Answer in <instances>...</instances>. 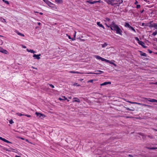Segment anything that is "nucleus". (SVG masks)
Returning <instances> with one entry per match:
<instances>
[{
  "label": "nucleus",
  "instance_id": "1",
  "mask_svg": "<svg viewBox=\"0 0 157 157\" xmlns=\"http://www.w3.org/2000/svg\"><path fill=\"white\" fill-rule=\"evenodd\" d=\"M112 27H113V31H116V33L117 34H119L121 36L122 35V31L118 25Z\"/></svg>",
  "mask_w": 157,
  "mask_h": 157
},
{
  "label": "nucleus",
  "instance_id": "2",
  "mask_svg": "<svg viewBox=\"0 0 157 157\" xmlns=\"http://www.w3.org/2000/svg\"><path fill=\"white\" fill-rule=\"evenodd\" d=\"M45 3L47 4L50 7L53 8H55L54 6H52L53 5L55 6V5L52 3L51 2L48 0H47V1L45 2Z\"/></svg>",
  "mask_w": 157,
  "mask_h": 157
},
{
  "label": "nucleus",
  "instance_id": "3",
  "mask_svg": "<svg viewBox=\"0 0 157 157\" xmlns=\"http://www.w3.org/2000/svg\"><path fill=\"white\" fill-rule=\"evenodd\" d=\"M97 72L96 73L90 72L88 73L90 74H94V75H100L102 73H103L104 72L100 70H98L96 71Z\"/></svg>",
  "mask_w": 157,
  "mask_h": 157
},
{
  "label": "nucleus",
  "instance_id": "4",
  "mask_svg": "<svg viewBox=\"0 0 157 157\" xmlns=\"http://www.w3.org/2000/svg\"><path fill=\"white\" fill-rule=\"evenodd\" d=\"M143 98L145 100V101L146 102L150 101V102H157V100L155 99H151L150 98L148 99L147 98Z\"/></svg>",
  "mask_w": 157,
  "mask_h": 157
},
{
  "label": "nucleus",
  "instance_id": "5",
  "mask_svg": "<svg viewBox=\"0 0 157 157\" xmlns=\"http://www.w3.org/2000/svg\"><path fill=\"white\" fill-rule=\"evenodd\" d=\"M104 1L106 2L108 4L111 5L112 6H114L115 4H117V3L113 4L112 1L110 0H104Z\"/></svg>",
  "mask_w": 157,
  "mask_h": 157
},
{
  "label": "nucleus",
  "instance_id": "6",
  "mask_svg": "<svg viewBox=\"0 0 157 157\" xmlns=\"http://www.w3.org/2000/svg\"><path fill=\"white\" fill-rule=\"evenodd\" d=\"M95 57L97 59L101 60L102 61H105L106 60V59L103 58L98 55L96 56Z\"/></svg>",
  "mask_w": 157,
  "mask_h": 157
},
{
  "label": "nucleus",
  "instance_id": "7",
  "mask_svg": "<svg viewBox=\"0 0 157 157\" xmlns=\"http://www.w3.org/2000/svg\"><path fill=\"white\" fill-rule=\"evenodd\" d=\"M138 43L139 44L141 45L144 48H146L147 47V46H145L144 45L145 44L142 41H140Z\"/></svg>",
  "mask_w": 157,
  "mask_h": 157
},
{
  "label": "nucleus",
  "instance_id": "8",
  "mask_svg": "<svg viewBox=\"0 0 157 157\" xmlns=\"http://www.w3.org/2000/svg\"><path fill=\"white\" fill-rule=\"evenodd\" d=\"M40 54H39V55L34 54L33 56V57H34V59H37L39 60L40 59Z\"/></svg>",
  "mask_w": 157,
  "mask_h": 157
},
{
  "label": "nucleus",
  "instance_id": "9",
  "mask_svg": "<svg viewBox=\"0 0 157 157\" xmlns=\"http://www.w3.org/2000/svg\"><path fill=\"white\" fill-rule=\"evenodd\" d=\"M105 60H106L105 61L106 62L108 63H109L112 64L113 65L115 66H116V65L115 63H113L112 62V61H114V60L110 61V60H108V59H106Z\"/></svg>",
  "mask_w": 157,
  "mask_h": 157
},
{
  "label": "nucleus",
  "instance_id": "10",
  "mask_svg": "<svg viewBox=\"0 0 157 157\" xmlns=\"http://www.w3.org/2000/svg\"><path fill=\"white\" fill-rule=\"evenodd\" d=\"M138 51L140 53V56L145 57L147 56V55L146 54V53L143 52L141 51Z\"/></svg>",
  "mask_w": 157,
  "mask_h": 157
},
{
  "label": "nucleus",
  "instance_id": "11",
  "mask_svg": "<svg viewBox=\"0 0 157 157\" xmlns=\"http://www.w3.org/2000/svg\"><path fill=\"white\" fill-rule=\"evenodd\" d=\"M111 84V82H104V83L101 84V86H105L107 84Z\"/></svg>",
  "mask_w": 157,
  "mask_h": 157
},
{
  "label": "nucleus",
  "instance_id": "12",
  "mask_svg": "<svg viewBox=\"0 0 157 157\" xmlns=\"http://www.w3.org/2000/svg\"><path fill=\"white\" fill-rule=\"evenodd\" d=\"M73 99H75L73 101V102H78V103H80V100L77 98H75V97Z\"/></svg>",
  "mask_w": 157,
  "mask_h": 157
},
{
  "label": "nucleus",
  "instance_id": "13",
  "mask_svg": "<svg viewBox=\"0 0 157 157\" xmlns=\"http://www.w3.org/2000/svg\"><path fill=\"white\" fill-rule=\"evenodd\" d=\"M55 2L57 4H61L63 2V0H55Z\"/></svg>",
  "mask_w": 157,
  "mask_h": 157
},
{
  "label": "nucleus",
  "instance_id": "14",
  "mask_svg": "<svg viewBox=\"0 0 157 157\" xmlns=\"http://www.w3.org/2000/svg\"><path fill=\"white\" fill-rule=\"evenodd\" d=\"M116 2H119V3H117V4H116L117 6H119L120 4L122 3L123 2V1L122 0H117L116 1Z\"/></svg>",
  "mask_w": 157,
  "mask_h": 157
},
{
  "label": "nucleus",
  "instance_id": "15",
  "mask_svg": "<svg viewBox=\"0 0 157 157\" xmlns=\"http://www.w3.org/2000/svg\"><path fill=\"white\" fill-rule=\"evenodd\" d=\"M110 25V26H114L117 25L115 23L114 21H113L111 22V24Z\"/></svg>",
  "mask_w": 157,
  "mask_h": 157
},
{
  "label": "nucleus",
  "instance_id": "16",
  "mask_svg": "<svg viewBox=\"0 0 157 157\" xmlns=\"http://www.w3.org/2000/svg\"><path fill=\"white\" fill-rule=\"evenodd\" d=\"M87 2H88L89 3L92 4H94V3H96V1H94L93 2H92V1H91L90 0H89V1H87Z\"/></svg>",
  "mask_w": 157,
  "mask_h": 157
},
{
  "label": "nucleus",
  "instance_id": "17",
  "mask_svg": "<svg viewBox=\"0 0 157 157\" xmlns=\"http://www.w3.org/2000/svg\"><path fill=\"white\" fill-rule=\"evenodd\" d=\"M124 107L127 110H128V111H133L134 110V109H135L133 108H132L133 109H129L128 108H127V107Z\"/></svg>",
  "mask_w": 157,
  "mask_h": 157
},
{
  "label": "nucleus",
  "instance_id": "18",
  "mask_svg": "<svg viewBox=\"0 0 157 157\" xmlns=\"http://www.w3.org/2000/svg\"><path fill=\"white\" fill-rule=\"evenodd\" d=\"M108 44L106 43L105 42L104 44H101L102 47V48H105L107 46Z\"/></svg>",
  "mask_w": 157,
  "mask_h": 157
},
{
  "label": "nucleus",
  "instance_id": "19",
  "mask_svg": "<svg viewBox=\"0 0 157 157\" xmlns=\"http://www.w3.org/2000/svg\"><path fill=\"white\" fill-rule=\"evenodd\" d=\"M2 53L5 54H7L8 53V52H7V51L6 50L4 49L3 50Z\"/></svg>",
  "mask_w": 157,
  "mask_h": 157
},
{
  "label": "nucleus",
  "instance_id": "20",
  "mask_svg": "<svg viewBox=\"0 0 157 157\" xmlns=\"http://www.w3.org/2000/svg\"><path fill=\"white\" fill-rule=\"evenodd\" d=\"M40 116H39V117L41 118V119H42L43 118H44L45 117L44 115L41 113H40Z\"/></svg>",
  "mask_w": 157,
  "mask_h": 157
},
{
  "label": "nucleus",
  "instance_id": "21",
  "mask_svg": "<svg viewBox=\"0 0 157 157\" xmlns=\"http://www.w3.org/2000/svg\"><path fill=\"white\" fill-rule=\"evenodd\" d=\"M97 25L100 27H101L103 25L101 24L100 22H97Z\"/></svg>",
  "mask_w": 157,
  "mask_h": 157
},
{
  "label": "nucleus",
  "instance_id": "22",
  "mask_svg": "<svg viewBox=\"0 0 157 157\" xmlns=\"http://www.w3.org/2000/svg\"><path fill=\"white\" fill-rule=\"evenodd\" d=\"M153 21H150V23H149V24H150V25L149 26L151 27H151H154V23H153L152 24H151V23Z\"/></svg>",
  "mask_w": 157,
  "mask_h": 157
},
{
  "label": "nucleus",
  "instance_id": "23",
  "mask_svg": "<svg viewBox=\"0 0 157 157\" xmlns=\"http://www.w3.org/2000/svg\"><path fill=\"white\" fill-rule=\"evenodd\" d=\"M76 34V31H75V34L74 35V37L72 38V40L74 41V40H75Z\"/></svg>",
  "mask_w": 157,
  "mask_h": 157
},
{
  "label": "nucleus",
  "instance_id": "24",
  "mask_svg": "<svg viewBox=\"0 0 157 157\" xmlns=\"http://www.w3.org/2000/svg\"><path fill=\"white\" fill-rule=\"evenodd\" d=\"M70 72L71 73H73V74H79L80 73L79 72H78V71H70Z\"/></svg>",
  "mask_w": 157,
  "mask_h": 157
},
{
  "label": "nucleus",
  "instance_id": "25",
  "mask_svg": "<svg viewBox=\"0 0 157 157\" xmlns=\"http://www.w3.org/2000/svg\"><path fill=\"white\" fill-rule=\"evenodd\" d=\"M17 34L19 35H20V36H25V35L24 34H23L19 32H17Z\"/></svg>",
  "mask_w": 157,
  "mask_h": 157
},
{
  "label": "nucleus",
  "instance_id": "26",
  "mask_svg": "<svg viewBox=\"0 0 157 157\" xmlns=\"http://www.w3.org/2000/svg\"><path fill=\"white\" fill-rule=\"evenodd\" d=\"M130 26V25L129 24V23L128 22H125V24L124 25V26L125 27H128Z\"/></svg>",
  "mask_w": 157,
  "mask_h": 157
},
{
  "label": "nucleus",
  "instance_id": "27",
  "mask_svg": "<svg viewBox=\"0 0 157 157\" xmlns=\"http://www.w3.org/2000/svg\"><path fill=\"white\" fill-rule=\"evenodd\" d=\"M0 20H1V21L3 22H6L5 19H4V18H3L2 17H1L0 18Z\"/></svg>",
  "mask_w": 157,
  "mask_h": 157
},
{
  "label": "nucleus",
  "instance_id": "28",
  "mask_svg": "<svg viewBox=\"0 0 157 157\" xmlns=\"http://www.w3.org/2000/svg\"><path fill=\"white\" fill-rule=\"evenodd\" d=\"M2 1L4 2L5 3L9 5V2L8 1H6V0H2Z\"/></svg>",
  "mask_w": 157,
  "mask_h": 157
},
{
  "label": "nucleus",
  "instance_id": "29",
  "mask_svg": "<svg viewBox=\"0 0 157 157\" xmlns=\"http://www.w3.org/2000/svg\"><path fill=\"white\" fill-rule=\"evenodd\" d=\"M157 34V30L155 31V32H154L152 34V35L154 36H155Z\"/></svg>",
  "mask_w": 157,
  "mask_h": 157
},
{
  "label": "nucleus",
  "instance_id": "30",
  "mask_svg": "<svg viewBox=\"0 0 157 157\" xmlns=\"http://www.w3.org/2000/svg\"><path fill=\"white\" fill-rule=\"evenodd\" d=\"M40 113H38V112H36L35 114L36 115L37 117H39V116H40Z\"/></svg>",
  "mask_w": 157,
  "mask_h": 157
},
{
  "label": "nucleus",
  "instance_id": "31",
  "mask_svg": "<svg viewBox=\"0 0 157 157\" xmlns=\"http://www.w3.org/2000/svg\"><path fill=\"white\" fill-rule=\"evenodd\" d=\"M154 27L156 29H157V23H154Z\"/></svg>",
  "mask_w": 157,
  "mask_h": 157
},
{
  "label": "nucleus",
  "instance_id": "32",
  "mask_svg": "<svg viewBox=\"0 0 157 157\" xmlns=\"http://www.w3.org/2000/svg\"><path fill=\"white\" fill-rule=\"evenodd\" d=\"M142 104V105H141L142 106H148V107H151V106H150V105H147L145 104Z\"/></svg>",
  "mask_w": 157,
  "mask_h": 157
},
{
  "label": "nucleus",
  "instance_id": "33",
  "mask_svg": "<svg viewBox=\"0 0 157 157\" xmlns=\"http://www.w3.org/2000/svg\"><path fill=\"white\" fill-rule=\"evenodd\" d=\"M135 40L138 41V43L140 41V40H139V39L138 37H135Z\"/></svg>",
  "mask_w": 157,
  "mask_h": 157
},
{
  "label": "nucleus",
  "instance_id": "34",
  "mask_svg": "<svg viewBox=\"0 0 157 157\" xmlns=\"http://www.w3.org/2000/svg\"><path fill=\"white\" fill-rule=\"evenodd\" d=\"M74 86H80V85H79V84H78V83H75L74 84Z\"/></svg>",
  "mask_w": 157,
  "mask_h": 157
},
{
  "label": "nucleus",
  "instance_id": "35",
  "mask_svg": "<svg viewBox=\"0 0 157 157\" xmlns=\"http://www.w3.org/2000/svg\"><path fill=\"white\" fill-rule=\"evenodd\" d=\"M29 52H30L31 53H34L36 52L34 51L33 50L30 49L29 50Z\"/></svg>",
  "mask_w": 157,
  "mask_h": 157
},
{
  "label": "nucleus",
  "instance_id": "36",
  "mask_svg": "<svg viewBox=\"0 0 157 157\" xmlns=\"http://www.w3.org/2000/svg\"><path fill=\"white\" fill-rule=\"evenodd\" d=\"M17 114L18 115V116H24V114H22V113H17Z\"/></svg>",
  "mask_w": 157,
  "mask_h": 157
},
{
  "label": "nucleus",
  "instance_id": "37",
  "mask_svg": "<svg viewBox=\"0 0 157 157\" xmlns=\"http://www.w3.org/2000/svg\"><path fill=\"white\" fill-rule=\"evenodd\" d=\"M126 102H128L130 103H131V104H136V102H132V101H129L128 100V101L126 100Z\"/></svg>",
  "mask_w": 157,
  "mask_h": 157
},
{
  "label": "nucleus",
  "instance_id": "38",
  "mask_svg": "<svg viewBox=\"0 0 157 157\" xmlns=\"http://www.w3.org/2000/svg\"><path fill=\"white\" fill-rule=\"evenodd\" d=\"M9 123L10 124H12L14 123V122L12 120H11L9 121Z\"/></svg>",
  "mask_w": 157,
  "mask_h": 157
},
{
  "label": "nucleus",
  "instance_id": "39",
  "mask_svg": "<svg viewBox=\"0 0 157 157\" xmlns=\"http://www.w3.org/2000/svg\"><path fill=\"white\" fill-rule=\"evenodd\" d=\"M105 25L108 28L107 29H109V27H110V25H108L106 23H105Z\"/></svg>",
  "mask_w": 157,
  "mask_h": 157
},
{
  "label": "nucleus",
  "instance_id": "40",
  "mask_svg": "<svg viewBox=\"0 0 157 157\" xmlns=\"http://www.w3.org/2000/svg\"><path fill=\"white\" fill-rule=\"evenodd\" d=\"M105 19L106 21H109L110 20V19L109 18H108V17H106L105 18Z\"/></svg>",
  "mask_w": 157,
  "mask_h": 157
},
{
  "label": "nucleus",
  "instance_id": "41",
  "mask_svg": "<svg viewBox=\"0 0 157 157\" xmlns=\"http://www.w3.org/2000/svg\"><path fill=\"white\" fill-rule=\"evenodd\" d=\"M148 149H150V150H154V149H155V148L154 147H149L148 148Z\"/></svg>",
  "mask_w": 157,
  "mask_h": 157
},
{
  "label": "nucleus",
  "instance_id": "42",
  "mask_svg": "<svg viewBox=\"0 0 157 157\" xmlns=\"http://www.w3.org/2000/svg\"><path fill=\"white\" fill-rule=\"evenodd\" d=\"M49 86L51 87L52 88H54V86L52 84H49Z\"/></svg>",
  "mask_w": 157,
  "mask_h": 157
},
{
  "label": "nucleus",
  "instance_id": "43",
  "mask_svg": "<svg viewBox=\"0 0 157 157\" xmlns=\"http://www.w3.org/2000/svg\"><path fill=\"white\" fill-rule=\"evenodd\" d=\"M140 5H137L136 6V8L137 9L140 8Z\"/></svg>",
  "mask_w": 157,
  "mask_h": 157
},
{
  "label": "nucleus",
  "instance_id": "44",
  "mask_svg": "<svg viewBox=\"0 0 157 157\" xmlns=\"http://www.w3.org/2000/svg\"><path fill=\"white\" fill-rule=\"evenodd\" d=\"M147 51H148V52L150 53H152L153 52L152 51H151V50H150L149 49H148L147 50Z\"/></svg>",
  "mask_w": 157,
  "mask_h": 157
},
{
  "label": "nucleus",
  "instance_id": "45",
  "mask_svg": "<svg viewBox=\"0 0 157 157\" xmlns=\"http://www.w3.org/2000/svg\"><path fill=\"white\" fill-rule=\"evenodd\" d=\"M131 29L135 33H136V32L135 30V29L134 28H133V27H132V28Z\"/></svg>",
  "mask_w": 157,
  "mask_h": 157
},
{
  "label": "nucleus",
  "instance_id": "46",
  "mask_svg": "<svg viewBox=\"0 0 157 157\" xmlns=\"http://www.w3.org/2000/svg\"><path fill=\"white\" fill-rule=\"evenodd\" d=\"M24 115L29 117H31V115H29L25 114Z\"/></svg>",
  "mask_w": 157,
  "mask_h": 157
},
{
  "label": "nucleus",
  "instance_id": "47",
  "mask_svg": "<svg viewBox=\"0 0 157 157\" xmlns=\"http://www.w3.org/2000/svg\"><path fill=\"white\" fill-rule=\"evenodd\" d=\"M62 98H63V100H67V98L65 96H63Z\"/></svg>",
  "mask_w": 157,
  "mask_h": 157
},
{
  "label": "nucleus",
  "instance_id": "48",
  "mask_svg": "<svg viewBox=\"0 0 157 157\" xmlns=\"http://www.w3.org/2000/svg\"><path fill=\"white\" fill-rule=\"evenodd\" d=\"M94 81V80L92 79L89 80L88 81V82H93Z\"/></svg>",
  "mask_w": 157,
  "mask_h": 157
},
{
  "label": "nucleus",
  "instance_id": "49",
  "mask_svg": "<svg viewBox=\"0 0 157 157\" xmlns=\"http://www.w3.org/2000/svg\"><path fill=\"white\" fill-rule=\"evenodd\" d=\"M110 27H109V28H110V29L112 30L113 31V27H112V26H110Z\"/></svg>",
  "mask_w": 157,
  "mask_h": 157
},
{
  "label": "nucleus",
  "instance_id": "50",
  "mask_svg": "<svg viewBox=\"0 0 157 157\" xmlns=\"http://www.w3.org/2000/svg\"><path fill=\"white\" fill-rule=\"evenodd\" d=\"M3 49L2 48L0 47V52H2Z\"/></svg>",
  "mask_w": 157,
  "mask_h": 157
},
{
  "label": "nucleus",
  "instance_id": "51",
  "mask_svg": "<svg viewBox=\"0 0 157 157\" xmlns=\"http://www.w3.org/2000/svg\"><path fill=\"white\" fill-rule=\"evenodd\" d=\"M67 36H68V38L69 39H71L72 40V38H71V36L69 35H67Z\"/></svg>",
  "mask_w": 157,
  "mask_h": 157
},
{
  "label": "nucleus",
  "instance_id": "52",
  "mask_svg": "<svg viewBox=\"0 0 157 157\" xmlns=\"http://www.w3.org/2000/svg\"><path fill=\"white\" fill-rule=\"evenodd\" d=\"M138 104V105H142V103H138V102H136V104Z\"/></svg>",
  "mask_w": 157,
  "mask_h": 157
},
{
  "label": "nucleus",
  "instance_id": "53",
  "mask_svg": "<svg viewBox=\"0 0 157 157\" xmlns=\"http://www.w3.org/2000/svg\"><path fill=\"white\" fill-rule=\"evenodd\" d=\"M7 140L4 139V138H3V139L2 140V141H4V142H6V141H7Z\"/></svg>",
  "mask_w": 157,
  "mask_h": 157
},
{
  "label": "nucleus",
  "instance_id": "54",
  "mask_svg": "<svg viewBox=\"0 0 157 157\" xmlns=\"http://www.w3.org/2000/svg\"><path fill=\"white\" fill-rule=\"evenodd\" d=\"M6 143H11H11H11V142H10V141H8V140H7V141H6Z\"/></svg>",
  "mask_w": 157,
  "mask_h": 157
},
{
  "label": "nucleus",
  "instance_id": "55",
  "mask_svg": "<svg viewBox=\"0 0 157 157\" xmlns=\"http://www.w3.org/2000/svg\"><path fill=\"white\" fill-rule=\"evenodd\" d=\"M96 3H97V2L101 3V0H99L98 1H96Z\"/></svg>",
  "mask_w": 157,
  "mask_h": 157
},
{
  "label": "nucleus",
  "instance_id": "56",
  "mask_svg": "<svg viewBox=\"0 0 157 157\" xmlns=\"http://www.w3.org/2000/svg\"><path fill=\"white\" fill-rule=\"evenodd\" d=\"M138 2L137 1H136L135 2L134 4H136L138 3Z\"/></svg>",
  "mask_w": 157,
  "mask_h": 157
},
{
  "label": "nucleus",
  "instance_id": "57",
  "mask_svg": "<svg viewBox=\"0 0 157 157\" xmlns=\"http://www.w3.org/2000/svg\"><path fill=\"white\" fill-rule=\"evenodd\" d=\"M63 99H62L60 98H59V100H60V101H61V100H63Z\"/></svg>",
  "mask_w": 157,
  "mask_h": 157
},
{
  "label": "nucleus",
  "instance_id": "58",
  "mask_svg": "<svg viewBox=\"0 0 157 157\" xmlns=\"http://www.w3.org/2000/svg\"><path fill=\"white\" fill-rule=\"evenodd\" d=\"M128 156H130V157H133V156L132 155H130V154H129L128 155Z\"/></svg>",
  "mask_w": 157,
  "mask_h": 157
},
{
  "label": "nucleus",
  "instance_id": "59",
  "mask_svg": "<svg viewBox=\"0 0 157 157\" xmlns=\"http://www.w3.org/2000/svg\"><path fill=\"white\" fill-rule=\"evenodd\" d=\"M132 26H131L130 25V26L129 27H128V28H129V29H131L132 28Z\"/></svg>",
  "mask_w": 157,
  "mask_h": 157
},
{
  "label": "nucleus",
  "instance_id": "60",
  "mask_svg": "<svg viewBox=\"0 0 157 157\" xmlns=\"http://www.w3.org/2000/svg\"><path fill=\"white\" fill-rule=\"evenodd\" d=\"M132 26H131L130 25V26L129 27H128V28H129V29H131L132 28Z\"/></svg>",
  "mask_w": 157,
  "mask_h": 157
},
{
  "label": "nucleus",
  "instance_id": "61",
  "mask_svg": "<svg viewBox=\"0 0 157 157\" xmlns=\"http://www.w3.org/2000/svg\"><path fill=\"white\" fill-rule=\"evenodd\" d=\"M132 26H131L130 25V26L129 27H128V28H129V29H131L132 28Z\"/></svg>",
  "mask_w": 157,
  "mask_h": 157
},
{
  "label": "nucleus",
  "instance_id": "62",
  "mask_svg": "<svg viewBox=\"0 0 157 157\" xmlns=\"http://www.w3.org/2000/svg\"><path fill=\"white\" fill-rule=\"evenodd\" d=\"M144 24H144V23H143L142 24V25H142V26H144Z\"/></svg>",
  "mask_w": 157,
  "mask_h": 157
},
{
  "label": "nucleus",
  "instance_id": "63",
  "mask_svg": "<svg viewBox=\"0 0 157 157\" xmlns=\"http://www.w3.org/2000/svg\"><path fill=\"white\" fill-rule=\"evenodd\" d=\"M154 41H157V38H155L154 39Z\"/></svg>",
  "mask_w": 157,
  "mask_h": 157
},
{
  "label": "nucleus",
  "instance_id": "64",
  "mask_svg": "<svg viewBox=\"0 0 157 157\" xmlns=\"http://www.w3.org/2000/svg\"><path fill=\"white\" fill-rule=\"evenodd\" d=\"M15 157H21L19 156L16 155H15Z\"/></svg>",
  "mask_w": 157,
  "mask_h": 157
}]
</instances>
